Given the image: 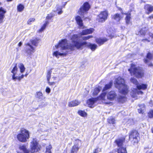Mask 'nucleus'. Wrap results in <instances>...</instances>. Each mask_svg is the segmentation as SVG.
Returning a JSON list of instances; mask_svg holds the SVG:
<instances>
[{"label":"nucleus","instance_id":"nucleus-1","mask_svg":"<svg viewBox=\"0 0 153 153\" xmlns=\"http://www.w3.org/2000/svg\"><path fill=\"white\" fill-rule=\"evenodd\" d=\"M115 82L116 87L118 89L120 93L124 95L128 93V89L125 84L124 79L119 76L115 79Z\"/></svg>","mask_w":153,"mask_h":153},{"label":"nucleus","instance_id":"nucleus-2","mask_svg":"<svg viewBox=\"0 0 153 153\" xmlns=\"http://www.w3.org/2000/svg\"><path fill=\"white\" fill-rule=\"evenodd\" d=\"M38 143L36 139H33L30 143V148L29 150L27 149L25 145L20 146L19 149L25 153H34L38 151L39 148L38 145Z\"/></svg>","mask_w":153,"mask_h":153},{"label":"nucleus","instance_id":"nucleus-3","mask_svg":"<svg viewBox=\"0 0 153 153\" xmlns=\"http://www.w3.org/2000/svg\"><path fill=\"white\" fill-rule=\"evenodd\" d=\"M105 94V93H102L98 98L101 100L103 103L106 104H109L110 103L109 101L113 100L116 98L117 96L116 94L114 91H111L109 92L107 94L106 98Z\"/></svg>","mask_w":153,"mask_h":153},{"label":"nucleus","instance_id":"nucleus-4","mask_svg":"<svg viewBox=\"0 0 153 153\" xmlns=\"http://www.w3.org/2000/svg\"><path fill=\"white\" fill-rule=\"evenodd\" d=\"M20 133L17 135L18 140L22 142H25L30 137L29 133L28 131L22 128L21 129Z\"/></svg>","mask_w":153,"mask_h":153},{"label":"nucleus","instance_id":"nucleus-5","mask_svg":"<svg viewBox=\"0 0 153 153\" xmlns=\"http://www.w3.org/2000/svg\"><path fill=\"white\" fill-rule=\"evenodd\" d=\"M131 75H135L137 78H141L144 75L143 71L139 67H136L134 65H132L131 68L128 69Z\"/></svg>","mask_w":153,"mask_h":153},{"label":"nucleus","instance_id":"nucleus-6","mask_svg":"<svg viewBox=\"0 0 153 153\" xmlns=\"http://www.w3.org/2000/svg\"><path fill=\"white\" fill-rule=\"evenodd\" d=\"M91 6L89 3L87 1H86L80 7L77 13L81 16H83L84 14L88 13V12Z\"/></svg>","mask_w":153,"mask_h":153},{"label":"nucleus","instance_id":"nucleus-7","mask_svg":"<svg viewBox=\"0 0 153 153\" xmlns=\"http://www.w3.org/2000/svg\"><path fill=\"white\" fill-rule=\"evenodd\" d=\"M74 50V48H62L61 52L56 51L53 53V55L56 57L59 58V56H65L67 54L72 53V51Z\"/></svg>","mask_w":153,"mask_h":153},{"label":"nucleus","instance_id":"nucleus-8","mask_svg":"<svg viewBox=\"0 0 153 153\" xmlns=\"http://www.w3.org/2000/svg\"><path fill=\"white\" fill-rule=\"evenodd\" d=\"M108 16V12L106 10L101 11L97 16V20L99 22H103L107 19Z\"/></svg>","mask_w":153,"mask_h":153},{"label":"nucleus","instance_id":"nucleus-9","mask_svg":"<svg viewBox=\"0 0 153 153\" xmlns=\"http://www.w3.org/2000/svg\"><path fill=\"white\" fill-rule=\"evenodd\" d=\"M131 82L137 86L138 90H144L146 88L147 85L144 84H139L137 79L134 78H131L130 79Z\"/></svg>","mask_w":153,"mask_h":153},{"label":"nucleus","instance_id":"nucleus-10","mask_svg":"<svg viewBox=\"0 0 153 153\" xmlns=\"http://www.w3.org/2000/svg\"><path fill=\"white\" fill-rule=\"evenodd\" d=\"M129 138L134 143H137L138 141V134L136 131H134L131 133L129 135Z\"/></svg>","mask_w":153,"mask_h":153},{"label":"nucleus","instance_id":"nucleus-11","mask_svg":"<svg viewBox=\"0 0 153 153\" xmlns=\"http://www.w3.org/2000/svg\"><path fill=\"white\" fill-rule=\"evenodd\" d=\"M68 40L66 39H62L59 41L57 44L55 45L56 48H68L66 46L68 45Z\"/></svg>","mask_w":153,"mask_h":153},{"label":"nucleus","instance_id":"nucleus-12","mask_svg":"<svg viewBox=\"0 0 153 153\" xmlns=\"http://www.w3.org/2000/svg\"><path fill=\"white\" fill-rule=\"evenodd\" d=\"M111 19L115 21L117 23H119L120 21L122 20L123 16H122L120 14L117 13L111 16Z\"/></svg>","mask_w":153,"mask_h":153},{"label":"nucleus","instance_id":"nucleus-13","mask_svg":"<svg viewBox=\"0 0 153 153\" xmlns=\"http://www.w3.org/2000/svg\"><path fill=\"white\" fill-rule=\"evenodd\" d=\"M144 8L146 11V13L149 15L153 11V6L149 4L144 5Z\"/></svg>","mask_w":153,"mask_h":153},{"label":"nucleus","instance_id":"nucleus-14","mask_svg":"<svg viewBox=\"0 0 153 153\" xmlns=\"http://www.w3.org/2000/svg\"><path fill=\"white\" fill-rule=\"evenodd\" d=\"M6 10L2 7H0V24L4 22V19L5 17V14Z\"/></svg>","mask_w":153,"mask_h":153},{"label":"nucleus","instance_id":"nucleus-15","mask_svg":"<svg viewBox=\"0 0 153 153\" xmlns=\"http://www.w3.org/2000/svg\"><path fill=\"white\" fill-rule=\"evenodd\" d=\"M97 100V99L92 98L88 99L87 101V103L89 107H93L95 106L96 102Z\"/></svg>","mask_w":153,"mask_h":153},{"label":"nucleus","instance_id":"nucleus-16","mask_svg":"<svg viewBox=\"0 0 153 153\" xmlns=\"http://www.w3.org/2000/svg\"><path fill=\"white\" fill-rule=\"evenodd\" d=\"M76 143L75 145L73 146L72 149L71 153H76L79 149L78 143L80 142V141L79 140H76Z\"/></svg>","mask_w":153,"mask_h":153},{"label":"nucleus","instance_id":"nucleus-17","mask_svg":"<svg viewBox=\"0 0 153 153\" xmlns=\"http://www.w3.org/2000/svg\"><path fill=\"white\" fill-rule=\"evenodd\" d=\"M143 92L141 91H138L136 88H133L131 93V95L133 98H136L137 97V94H142Z\"/></svg>","mask_w":153,"mask_h":153},{"label":"nucleus","instance_id":"nucleus-18","mask_svg":"<svg viewBox=\"0 0 153 153\" xmlns=\"http://www.w3.org/2000/svg\"><path fill=\"white\" fill-rule=\"evenodd\" d=\"M125 140V138L123 137L121 138L117 139L115 141V142L119 148L123 147V143L124 142Z\"/></svg>","mask_w":153,"mask_h":153},{"label":"nucleus","instance_id":"nucleus-19","mask_svg":"<svg viewBox=\"0 0 153 153\" xmlns=\"http://www.w3.org/2000/svg\"><path fill=\"white\" fill-rule=\"evenodd\" d=\"M124 15H126L125 18V23L128 25L131 22V14L130 13H125Z\"/></svg>","mask_w":153,"mask_h":153},{"label":"nucleus","instance_id":"nucleus-20","mask_svg":"<svg viewBox=\"0 0 153 153\" xmlns=\"http://www.w3.org/2000/svg\"><path fill=\"white\" fill-rule=\"evenodd\" d=\"M94 29L93 28H90L89 29L83 30L81 33L82 35H86L92 33L94 31Z\"/></svg>","mask_w":153,"mask_h":153},{"label":"nucleus","instance_id":"nucleus-21","mask_svg":"<svg viewBox=\"0 0 153 153\" xmlns=\"http://www.w3.org/2000/svg\"><path fill=\"white\" fill-rule=\"evenodd\" d=\"M75 20L77 24L80 27L83 26V21L80 16H76L75 17Z\"/></svg>","mask_w":153,"mask_h":153},{"label":"nucleus","instance_id":"nucleus-22","mask_svg":"<svg viewBox=\"0 0 153 153\" xmlns=\"http://www.w3.org/2000/svg\"><path fill=\"white\" fill-rule=\"evenodd\" d=\"M18 71V68L17 64H15L11 71V73L13 74L12 76V78L13 80H15V79H16V75L17 74Z\"/></svg>","mask_w":153,"mask_h":153},{"label":"nucleus","instance_id":"nucleus-23","mask_svg":"<svg viewBox=\"0 0 153 153\" xmlns=\"http://www.w3.org/2000/svg\"><path fill=\"white\" fill-rule=\"evenodd\" d=\"M108 40V39L105 38H103V39L97 38L96 39V41L98 44L99 45H101L103 44Z\"/></svg>","mask_w":153,"mask_h":153},{"label":"nucleus","instance_id":"nucleus-24","mask_svg":"<svg viewBox=\"0 0 153 153\" xmlns=\"http://www.w3.org/2000/svg\"><path fill=\"white\" fill-rule=\"evenodd\" d=\"M80 103L79 101L75 100L68 102V106L70 107H74L79 105Z\"/></svg>","mask_w":153,"mask_h":153},{"label":"nucleus","instance_id":"nucleus-25","mask_svg":"<svg viewBox=\"0 0 153 153\" xmlns=\"http://www.w3.org/2000/svg\"><path fill=\"white\" fill-rule=\"evenodd\" d=\"M67 1H66L64 2L61 7H58L56 10V11L57 12V14L59 15L61 14L63 12L62 9L63 8L65 7V5L67 3Z\"/></svg>","mask_w":153,"mask_h":153},{"label":"nucleus","instance_id":"nucleus-26","mask_svg":"<svg viewBox=\"0 0 153 153\" xmlns=\"http://www.w3.org/2000/svg\"><path fill=\"white\" fill-rule=\"evenodd\" d=\"M72 42L74 46L76 48H80L81 46L86 44L85 42H80L76 41H73Z\"/></svg>","mask_w":153,"mask_h":153},{"label":"nucleus","instance_id":"nucleus-27","mask_svg":"<svg viewBox=\"0 0 153 153\" xmlns=\"http://www.w3.org/2000/svg\"><path fill=\"white\" fill-rule=\"evenodd\" d=\"M39 39L36 38L34 39L31 40L30 42L32 45L36 46H37L39 42Z\"/></svg>","mask_w":153,"mask_h":153},{"label":"nucleus","instance_id":"nucleus-28","mask_svg":"<svg viewBox=\"0 0 153 153\" xmlns=\"http://www.w3.org/2000/svg\"><path fill=\"white\" fill-rule=\"evenodd\" d=\"M126 100V98L124 95H119L118 98V101L121 103H123Z\"/></svg>","mask_w":153,"mask_h":153},{"label":"nucleus","instance_id":"nucleus-29","mask_svg":"<svg viewBox=\"0 0 153 153\" xmlns=\"http://www.w3.org/2000/svg\"><path fill=\"white\" fill-rule=\"evenodd\" d=\"M102 90V87L98 86L95 88L93 92V95L94 96L97 95Z\"/></svg>","mask_w":153,"mask_h":153},{"label":"nucleus","instance_id":"nucleus-30","mask_svg":"<svg viewBox=\"0 0 153 153\" xmlns=\"http://www.w3.org/2000/svg\"><path fill=\"white\" fill-rule=\"evenodd\" d=\"M147 31V30L146 29V27H144L140 30L139 33L141 35L145 36L146 34Z\"/></svg>","mask_w":153,"mask_h":153},{"label":"nucleus","instance_id":"nucleus-31","mask_svg":"<svg viewBox=\"0 0 153 153\" xmlns=\"http://www.w3.org/2000/svg\"><path fill=\"white\" fill-rule=\"evenodd\" d=\"M18 67L19 68L20 72L21 73H23L25 69V68L23 64L19 63L18 64Z\"/></svg>","mask_w":153,"mask_h":153},{"label":"nucleus","instance_id":"nucleus-32","mask_svg":"<svg viewBox=\"0 0 153 153\" xmlns=\"http://www.w3.org/2000/svg\"><path fill=\"white\" fill-rule=\"evenodd\" d=\"M118 153H127L126 147H120L117 149Z\"/></svg>","mask_w":153,"mask_h":153},{"label":"nucleus","instance_id":"nucleus-33","mask_svg":"<svg viewBox=\"0 0 153 153\" xmlns=\"http://www.w3.org/2000/svg\"><path fill=\"white\" fill-rule=\"evenodd\" d=\"M49 23L48 21H46L43 24V25L41 27V28L38 30V32L39 33L41 32L44 30L45 28L47 25Z\"/></svg>","mask_w":153,"mask_h":153},{"label":"nucleus","instance_id":"nucleus-34","mask_svg":"<svg viewBox=\"0 0 153 153\" xmlns=\"http://www.w3.org/2000/svg\"><path fill=\"white\" fill-rule=\"evenodd\" d=\"M112 84L113 82L112 81H111L108 84L106 85L102 91H104L110 88L111 87Z\"/></svg>","mask_w":153,"mask_h":153},{"label":"nucleus","instance_id":"nucleus-35","mask_svg":"<svg viewBox=\"0 0 153 153\" xmlns=\"http://www.w3.org/2000/svg\"><path fill=\"white\" fill-rule=\"evenodd\" d=\"M24 9V5L21 4H19L17 6V11L19 12H22Z\"/></svg>","mask_w":153,"mask_h":153},{"label":"nucleus","instance_id":"nucleus-36","mask_svg":"<svg viewBox=\"0 0 153 153\" xmlns=\"http://www.w3.org/2000/svg\"><path fill=\"white\" fill-rule=\"evenodd\" d=\"M36 97L39 99L42 100L43 98V94L42 92H38L36 93Z\"/></svg>","mask_w":153,"mask_h":153},{"label":"nucleus","instance_id":"nucleus-37","mask_svg":"<svg viewBox=\"0 0 153 153\" xmlns=\"http://www.w3.org/2000/svg\"><path fill=\"white\" fill-rule=\"evenodd\" d=\"M78 114L82 117H86L87 115V113L84 111L80 110L78 112Z\"/></svg>","mask_w":153,"mask_h":153},{"label":"nucleus","instance_id":"nucleus-38","mask_svg":"<svg viewBox=\"0 0 153 153\" xmlns=\"http://www.w3.org/2000/svg\"><path fill=\"white\" fill-rule=\"evenodd\" d=\"M140 107L141 108L138 109V112L139 113H143V110L144 108V104H142V105H139Z\"/></svg>","mask_w":153,"mask_h":153},{"label":"nucleus","instance_id":"nucleus-39","mask_svg":"<svg viewBox=\"0 0 153 153\" xmlns=\"http://www.w3.org/2000/svg\"><path fill=\"white\" fill-rule=\"evenodd\" d=\"M54 16V15L52 13H50L48 14L46 16V19L47 20H50Z\"/></svg>","mask_w":153,"mask_h":153},{"label":"nucleus","instance_id":"nucleus-40","mask_svg":"<svg viewBox=\"0 0 153 153\" xmlns=\"http://www.w3.org/2000/svg\"><path fill=\"white\" fill-rule=\"evenodd\" d=\"M52 73V71L51 70H50L48 71L47 74V80L49 81L50 80V79L51 78V75Z\"/></svg>","mask_w":153,"mask_h":153},{"label":"nucleus","instance_id":"nucleus-41","mask_svg":"<svg viewBox=\"0 0 153 153\" xmlns=\"http://www.w3.org/2000/svg\"><path fill=\"white\" fill-rule=\"evenodd\" d=\"M35 20V19L33 18H30L27 22V25H30L32 22H34Z\"/></svg>","mask_w":153,"mask_h":153},{"label":"nucleus","instance_id":"nucleus-42","mask_svg":"<svg viewBox=\"0 0 153 153\" xmlns=\"http://www.w3.org/2000/svg\"><path fill=\"white\" fill-rule=\"evenodd\" d=\"M108 122L110 123L114 124L115 123V120L114 118L110 117L108 119Z\"/></svg>","mask_w":153,"mask_h":153},{"label":"nucleus","instance_id":"nucleus-43","mask_svg":"<svg viewBox=\"0 0 153 153\" xmlns=\"http://www.w3.org/2000/svg\"><path fill=\"white\" fill-rule=\"evenodd\" d=\"M51 146L50 145L47 146L46 147L45 153H51Z\"/></svg>","mask_w":153,"mask_h":153},{"label":"nucleus","instance_id":"nucleus-44","mask_svg":"<svg viewBox=\"0 0 153 153\" xmlns=\"http://www.w3.org/2000/svg\"><path fill=\"white\" fill-rule=\"evenodd\" d=\"M34 48H27L26 52L29 54H31L34 52Z\"/></svg>","mask_w":153,"mask_h":153},{"label":"nucleus","instance_id":"nucleus-45","mask_svg":"<svg viewBox=\"0 0 153 153\" xmlns=\"http://www.w3.org/2000/svg\"><path fill=\"white\" fill-rule=\"evenodd\" d=\"M148 116L149 118L153 117V110H151L148 113Z\"/></svg>","mask_w":153,"mask_h":153},{"label":"nucleus","instance_id":"nucleus-46","mask_svg":"<svg viewBox=\"0 0 153 153\" xmlns=\"http://www.w3.org/2000/svg\"><path fill=\"white\" fill-rule=\"evenodd\" d=\"M24 75H23V74H22L21 75V76H16V79H15V80H14L15 81H16L17 79L19 81H20V80L22 79L23 78L24 76Z\"/></svg>","mask_w":153,"mask_h":153},{"label":"nucleus","instance_id":"nucleus-47","mask_svg":"<svg viewBox=\"0 0 153 153\" xmlns=\"http://www.w3.org/2000/svg\"><path fill=\"white\" fill-rule=\"evenodd\" d=\"M49 85L51 86H52L55 85L56 82H51L50 80L47 81Z\"/></svg>","mask_w":153,"mask_h":153},{"label":"nucleus","instance_id":"nucleus-48","mask_svg":"<svg viewBox=\"0 0 153 153\" xmlns=\"http://www.w3.org/2000/svg\"><path fill=\"white\" fill-rule=\"evenodd\" d=\"M117 8L118 10L120 11L121 13L122 14L124 15L125 13H124L123 11V9L120 7H117Z\"/></svg>","mask_w":153,"mask_h":153},{"label":"nucleus","instance_id":"nucleus-49","mask_svg":"<svg viewBox=\"0 0 153 153\" xmlns=\"http://www.w3.org/2000/svg\"><path fill=\"white\" fill-rule=\"evenodd\" d=\"M142 41L144 43L146 42H150V40L147 39L145 38V39H142Z\"/></svg>","mask_w":153,"mask_h":153},{"label":"nucleus","instance_id":"nucleus-50","mask_svg":"<svg viewBox=\"0 0 153 153\" xmlns=\"http://www.w3.org/2000/svg\"><path fill=\"white\" fill-rule=\"evenodd\" d=\"M45 91L48 94L49 93L51 92L50 88L49 87H47L45 89Z\"/></svg>","mask_w":153,"mask_h":153},{"label":"nucleus","instance_id":"nucleus-51","mask_svg":"<svg viewBox=\"0 0 153 153\" xmlns=\"http://www.w3.org/2000/svg\"><path fill=\"white\" fill-rule=\"evenodd\" d=\"M148 35L150 37L152 38V39H153V33H152L151 32H149L148 33Z\"/></svg>","mask_w":153,"mask_h":153},{"label":"nucleus","instance_id":"nucleus-52","mask_svg":"<svg viewBox=\"0 0 153 153\" xmlns=\"http://www.w3.org/2000/svg\"><path fill=\"white\" fill-rule=\"evenodd\" d=\"M101 151V149H100L98 148L96 149L95 151H94V152L95 153H98L99 152H100Z\"/></svg>","mask_w":153,"mask_h":153},{"label":"nucleus","instance_id":"nucleus-53","mask_svg":"<svg viewBox=\"0 0 153 153\" xmlns=\"http://www.w3.org/2000/svg\"><path fill=\"white\" fill-rule=\"evenodd\" d=\"M90 45V48H96L97 47V45L95 44H91Z\"/></svg>","mask_w":153,"mask_h":153},{"label":"nucleus","instance_id":"nucleus-54","mask_svg":"<svg viewBox=\"0 0 153 153\" xmlns=\"http://www.w3.org/2000/svg\"><path fill=\"white\" fill-rule=\"evenodd\" d=\"M147 19H153V14H152L151 15L149 16L148 17Z\"/></svg>","mask_w":153,"mask_h":153},{"label":"nucleus","instance_id":"nucleus-55","mask_svg":"<svg viewBox=\"0 0 153 153\" xmlns=\"http://www.w3.org/2000/svg\"><path fill=\"white\" fill-rule=\"evenodd\" d=\"M58 78L56 76L53 77L52 78V79H53V80H57Z\"/></svg>","mask_w":153,"mask_h":153},{"label":"nucleus","instance_id":"nucleus-56","mask_svg":"<svg viewBox=\"0 0 153 153\" xmlns=\"http://www.w3.org/2000/svg\"><path fill=\"white\" fill-rule=\"evenodd\" d=\"M72 38L76 39L77 38V36L76 35L74 34L72 36Z\"/></svg>","mask_w":153,"mask_h":153},{"label":"nucleus","instance_id":"nucleus-57","mask_svg":"<svg viewBox=\"0 0 153 153\" xmlns=\"http://www.w3.org/2000/svg\"><path fill=\"white\" fill-rule=\"evenodd\" d=\"M82 39L84 40H86L88 39L87 36L83 37Z\"/></svg>","mask_w":153,"mask_h":153},{"label":"nucleus","instance_id":"nucleus-58","mask_svg":"<svg viewBox=\"0 0 153 153\" xmlns=\"http://www.w3.org/2000/svg\"><path fill=\"white\" fill-rule=\"evenodd\" d=\"M26 45L29 46L30 47V48H33V47L31 46V45L29 43H27L26 44Z\"/></svg>","mask_w":153,"mask_h":153},{"label":"nucleus","instance_id":"nucleus-59","mask_svg":"<svg viewBox=\"0 0 153 153\" xmlns=\"http://www.w3.org/2000/svg\"><path fill=\"white\" fill-rule=\"evenodd\" d=\"M22 44V43L21 42H19L18 44V46L20 47Z\"/></svg>","mask_w":153,"mask_h":153},{"label":"nucleus","instance_id":"nucleus-60","mask_svg":"<svg viewBox=\"0 0 153 153\" xmlns=\"http://www.w3.org/2000/svg\"><path fill=\"white\" fill-rule=\"evenodd\" d=\"M130 122H133V120L132 119H130L128 121V124H129L130 123Z\"/></svg>","mask_w":153,"mask_h":153},{"label":"nucleus","instance_id":"nucleus-61","mask_svg":"<svg viewBox=\"0 0 153 153\" xmlns=\"http://www.w3.org/2000/svg\"><path fill=\"white\" fill-rule=\"evenodd\" d=\"M87 36V37L88 38V39H89L90 38L93 37V36L92 35H89V36Z\"/></svg>","mask_w":153,"mask_h":153},{"label":"nucleus","instance_id":"nucleus-62","mask_svg":"<svg viewBox=\"0 0 153 153\" xmlns=\"http://www.w3.org/2000/svg\"><path fill=\"white\" fill-rule=\"evenodd\" d=\"M108 36L110 38V39H112L114 36L111 35H109Z\"/></svg>","mask_w":153,"mask_h":153},{"label":"nucleus","instance_id":"nucleus-63","mask_svg":"<svg viewBox=\"0 0 153 153\" xmlns=\"http://www.w3.org/2000/svg\"><path fill=\"white\" fill-rule=\"evenodd\" d=\"M92 51H94L95 50V48H91Z\"/></svg>","mask_w":153,"mask_h":153},{"label":"nucleus","instance_id":"nucleus-64","mask_svg":"<svg viewBox=\"0 0 153 153\" xmlns=\"http://www.w3.org/2000/svg\"><path fill=\"white\" fill-rule=\"evenodd\" d=\"M13 0H6L7 2H10L12 1Z\"/></svg>","mask_w":153,"mask_h":153}]
</instances>
